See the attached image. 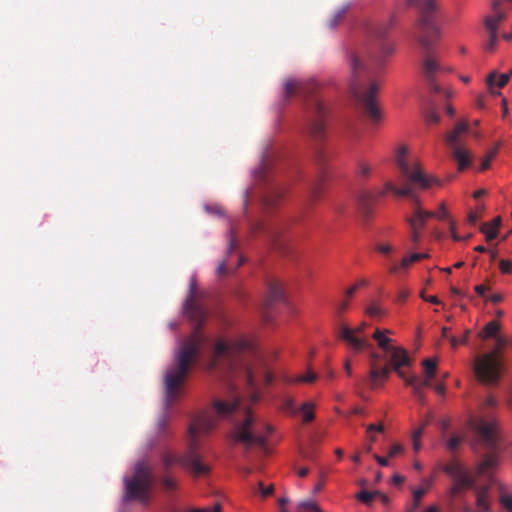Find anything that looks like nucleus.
<instances>
[{
  "instance_id": "nucleus-25",
  "label": "nucleus",
  "mask_w": 512,
  "mask_h": 512,
  "mask_svg": "<svg viewBox=\"0 0 512 512\" xmlns=\"http://www.w3.org/2000/svg\"><path fill=\"white\" fill-rule=\"evenodd\" d=\"M396 49V44L389 40H382L379 44L378 55L375 56L377 63H382L387 57L391 56Z\"/></svg>"
},
{
  "instance_id": "nucleus-55",
  "label": "nucleus",
  "mask_w": 512,
  "mask_h": 512,
  "mask_svg": "<svg viewBox=\"0 0 512 512\" xmlns=\"http://www.w3.org/2000/svg\"><path fill=\"white\" fill-rule=\"evenodd\" d=\"M345 12L346 9L343 8L334 15L333 19L331 20V27H335L338 24L339 20L341 19Z\"/></svg>"
},
{
  "instance_id": "nucleus-5",
  "label": "nucleus",
  "mask_w": 512,
  "mask_h": 512,
  "mask_svg": "<svg viewBox=\"0 0 512 512\" xmlns=\"http://www.w3.org/2000/svg\"><path fill=\"white\" fill-rule=\"evenodd\" d=\"M349 63L351 69L350 91L370 121L378 123L382 118V111L375 100V96L380 89V85L375 81L368 85L362 82V76L366 74L367 68L364 59L358 54H352Z\"/></svg>"
},
{
  "instance_id": "nucleus-36",
  "label": "nucleus",
  "mask_w": 512,
  "mask_h": 512,
  "mask_svg": "<svg viewBox=\"0 0 512 512\" xmlns=\"http://www.w3.org/2000/svg\"><path fill=\"white\" fill-rule=\"evenodd\" d=\"M488 32V39L484 44V50L487 52H493L496 48L497 41H498V32L494 31L491 27V30H487Z\"/></svg>"
},
{
  "instance_id": "nucleus-59",
  "label": "nucleus",
  "mask_w": 512,
  "mask_h": 512,
  "mask_svg": "<svg viewBox=\"0 0 512 512\" xmlns=\"http://www.w3.org/2000/svg\"><path fill=\"white\" fill-rule=\"evenodd\" d=\"M489 290V287L483 285V284H480V285H476L475 286V292L479 295V296H484L485 293Z\"/></svg>"
},
{
  "instance_id": "nucleus-22",
  "label": "nucleus",
  "mask_w": 512,
  "mask_h": 512,
  "mask_svg": "<svg viewBox=\"0 0 512 512\" xmlns=\"http://www.w3.org/2000/svg\"><path fill=\"white\" fill-rule=\"evenodd\" d=\"M433 479L432 478H423L421 481V485L418 488L413 489L412 491V502L411 505L419 508L422 497L429 491L432 486Z\"/></svg>"
},
{
  "instance_id": "nucleus-3",
  "label": "nucleus",
  "mask_w": 512,
  "mask_h": 512,
  "mask_svg": "<svg viewBox=\"0 0 512 512\" xmlns=\"http://www.w3.org/2000/svg\"><path fill=\"white\" fill-rule=\"evenodd\" d=\"M408 149L406 146H399L396 150L395 161L401 175L407 179L408 183L402 187L395 186L391 181L384 184V188L379 190L376 195H372L371 199L378 196L382 197L386 193L391 192L396 196L413 197L416 204L419 203L418 197L413 195L412 185L415 184L421 189H428L432 185H441L442 182L439 178L425 174L420 167L417 159H409L407 157Z\"/></svg>"
},
{
  "instance_id": "nucleus-62",
  "label": "nucleus",
  "mask_w": 512,
  "mask_h": 512,
  "mask_svg": "<svg viewBox=\"0 0 512 512\" xmlns=\"http://www.w3.org/2000/svg\"><path fill=\"white\" fill-rule=\"evenodd\" d=\"M374 459L378 462L381 466H387L388 465V459L385 457H381L377 454L374 455Z\"/></svg>"
},
{
  "instance_id": "nucleus-43",
  "label": "nucleus",
  "mask_w": 512,
  "mask_h": 512,
  "mask_svg": "<svg viewBox=\"0 0 512 512\" xmlns=\"http://www.w3.org/2000/svg\"><path fill=\"white\" fill-rule=\"evenodd\" d=\"M499 502L508 512H512V494L502 492Z\"/></svg>"
},
{
  "instance_id": "nucleus-42",
  "label": "nucleus",
  "mask_w": 512,
  "mask_h": 512,
  "mask_svg": "<svg viewBox=\"0 0 512 512\" xmlns=\"http://www.w3.org/2000/svg\"><path fill=\"white\" fill-rule=\"evenodd\" d=\"M376 496L375 492L372 493V492H369V491H366V490H362L360 491L359 493H357L356 495V498L366 504V505H370L372 499Z\"/></svg>"
},
{
  "instance_id": "nucleus-39",
  "label": "nucleus",
  "mask_w": 512,
  "mask_h": 512,
  "mask_svg": "<svg viewBox=\"0 0 512 512\" xmlns=\"http://www.w3.org/2000/svg\"><path fill=\"white\" fill-rule=\"evenodd\" d=\"M298 507L305 512H319L321 509L313 500H306L299 503Z\"/></svg>"
},
{
  "instance_id": "nucleus-15",
  "label": "nucleus",
  "mask_w": 512,
  "mask_h": 512,
  "mask_svg": "<svg viewBox=\"0 0 512 512\" xmlns=\"http://www.w3.org/2000/svg\"><path fill=\"white\" fill-rule=\"evenodd\" d=\"M327 109L320 99H315L312 104V115L309 123V132L315 141L323 140L326 130Z\"/></svg>"
},
{
  "instance_id": "nucleus-38",
  "label": "nucleus",
  "mask_w": 512,
  "mask_h": 512,
  "mask_svg": "<svg viewBox=\"0 0 512 512\" xmlns=\"http://www.w3.org/2000/svg\"><path fill=\"white\" fill-rule=\"evenodd\" d=\"M317 377L318 376L316 373H314L313 371H308L307 373H305L303 375L289 379V382L290 383H300V382L312 383L317 379Z\"/></svg>"
},
{
  "instance_id": "nucleus-48",
  "label": "nucleus",
  "mask_w": 512,
  "mask_h": 512,
  "mask_svg": "<svg viewBox=\"0 0 512 512\" xmlns=\"http://www.w3.org/2000/svg\"><path fill=\"white\" fill-rule=\"evenodd\" d=\"M426 120H427V122H429V123H434V124H436V123H438V122H439V120H440V116H439V114L437 113V111H435V110H431V111H429V112L427 113V115H426Z\"/></svg>"
},
{
  "instance_id": "nucleus-21",
  "label": "nucleus",
  "mask_w": 512,
  "mask_h": 512,
  "mask_svg": "<svg viewBox=\"0 0 512 512\" xmlns=\"http://www.w3.org/2000/svg\"><path fill=\"white\" fill-rule=\"evenodd\" d=\"M476 505L480 512H488L490 509L489 486L476 489Z\"/></svg>"
},
{
  "instance_id": "nucleus-9",
  "label": "nucleus",
  "mask_w": 512,
  "mask_h": 512,
  "mask_svg": "<svg viewBox=\"0 0 512 512\" xmlns=\"http://www.w3.org/2000/svg\"><path fill=\"white\" fill-rule=\"evenodd\" d=\"M154 477L150 467L143 461L137 462L132 477L124 478L125 502L137 500L147 505L150 500L149 491L153 485Z\"/></svg>"
},
{
  "instance_id": "nucleus-28",
  "label": "nucleus",
  "mask_w": 512,
  "mask_h": 512,
  "mask_svg": "<svg viewBox=\"0 0 512 512\" xmlns=\"http://www.w3.org/2000/svg\"><path fill=\"white\" fill-rule=\"evenodd\" d=\"M404 381H405L406 385H408L412 388V392H413V395L415 396V398L419 402L424 403L425 396H424V392L422 389V385L420 384V379L417 376L413 375V376L406 378Z\"/></svg>"
},
{
  "instance_id": "nucleus-23",
  "label": "nucleus",
  "mask_w": 512,
  "mask_h": 512,
  "mask_svg": "<svg viewBox=\"0 0 512 512\" xmlns=\"http://www.w3.org/2000/svg\"><path fill=\"white\" fill-rule=\"evenodd\" d=\"M510 77L507 73L498 75L496 71L491 72L486 78V85L488 89L493 93L494 86L503 88L509 81Z\"/></svg>"
},
{
  "instance_id": "nucleus-44",
  "label": "nucleus",
  "mask_w": 512,
  "mask_h": 512,
  "mask_svg": "<svg viewBox=\"0 0 512 512\" xmlns=\"http://www.w3.org/2000/svg\"><path fill=\"white\" fill-rule=\"evenodd\" d=\"M357 172L362 177H368L372 172V167L366 162H359Z\"/></svg>"
},
{
  "instance_id": "nucleus-53",
  "label": "nucleus",
  "mask_w": 512,
  "mask_h": 512,
  "mask_svg": "<svg viewBox=\"0 0 512 512\" xmlns=\"http://www.w3.org/2000/svg\"><path fill=\"white\" fill-rule=\"evenodd\" d=\"M402 451H403V447H402V445H401V444L396 443V444H394V445L390 448L388 455H389V457H394V456H396L397 454L401 453Z\"/></svg>"
},
{
  "instance_id": "nucleus-2",
  "label": "nucleus",
  "mask_w": 512,
  "mask_h": 512,
  "mask_svg": "<svg viewBox=\"0 0 512 512\" xmlns=\"http://www.w3.org/2000/svg\"><path fill=\"white\" fill-rule=\"evenodd\" d=\"M204 342L205 337L195 329L179 344L174 357L175 363L167 369L164 376V403L167 408L180 399L189 366L200 355Z\"/></svg>"
},
{
  "instance_id": "nucleus-19",
  "label": "nucleus",
  "mask_w": 512,
  "mask_h": 512,
  "mask_svg": "<svg viewBox=\"0 0 512 512\" xmlns=\"http://www.w3.org/2000/svg\"><path fill=\"white\" fill-rule=\"evenodd\" d=\"M390 373V369L388 366L376 367L374 363H371V368L369 372V384L370 387L375 389L384 384L387 380Z\"/></svg>"
},
{
  "instance_id": "nucleus-18",
  "label": "nucleus",
  "mask_w": 512,
  "mask_h": 512,
  "mask_svg": "<svg viewBox=\"0 0 512 512\" xmlns=\"http://www.w3.org/2000/svg\"><path fill=\"white\" fill-rule=\"evenodd\" d=\"M389 352L391 353L390 363L393 366V369L400 378L405 380L407 377L401 368L410 364V358L406 350L401 347H394Z\"/></svg>"
},
{
  "instance_id": "nucleus-16",
  "label": "nucleus",
  "mask_w": 512,
  "mask_h": 512,
  "mask_svg": "<svg viewBox=\"0 0 512 512\" xmlns=\"http://www.w3.org/2000/svg\"><path fill=\"white\" fill-rule=\"evenodd\" d=\"M196 294V279L192 277L189 284V296L184 304L186 316L194 322L202 323L206 318V310L194 300Z\"/></svg>"
},
{
  "instance_id": "nucleus-49",
  "label": "nucleus",
  "mask_w": 512,
  "mask_h": 512,
  "mask_svg": "<svg viewBox=\"0 0 512 512\" xmlns=\"http://www.w3.org/2000/svg\"><path fill=\"white\" fill-rule=\"evenodd\" d=\"M258 485L263 497L271 495L274 491V486L272 484L267 487H264L263 483L259 482Z\"/></svg>"
},
{
  "instance_id": "nucleus-61",
  "label": "nucleus",
  "mask_w": 512,
  "mask_h": 512,
  "mask_svg": "<svg viewBox=\"0 0 512 512\" xmlns=\"http://www.w3.org/2000/svg\"><path fill=\"white\" fill-rule=\"evenodd\" d=\"M456 227H455V223L453 221L450 222V231H451V236L452 238L455 240V241H460L461 238L457 235L456 231H455Z\"/></svg>"
},
{
  "instance_id": "nucleus-64",
  "label": "nucleus",
  "mask_w": 512,
  "mask_h": 512,
  "mask_svg": "<svg viewBox=\"0 0 512 512\" xmlns=\"http://www.w3.org/2000/svg\"><path fill=\"white\" fill-rule=\"evenodd\" d=\"M226 273V261H223L219 264L218 268H217V274L219 276H222Z\"/></svg>"
},
{
  "instance_id": "nucleus-13",
  "label": "nucleus",
  "mask_w": 512,
  "mask_h": 512,
  "mask_svg": "<svg viewBox=\"0 0 512 512\" xmlns=\"http://www.w3.org/2000/svg\"><path fill=\"white\" fill-rule=\"evenodd\" d=\"M366 327V322H362L354 328L342 323L338 328V338L345 342L355 352L370 349L372 344L364 332Z\"/></svg>"
},
{
  "instance_id": "nucleus-17",
  "label": "nucleus",
  "mask_w": 512,
  "mask_h": 512,
  "mask_svg": "<svg viewBox=\"0 0 512 512\" xmlns=\"http://www.w3.org/2000/svg\"><path fill=\"white\" fill-rule=\"evenodd\" d=\"M508 8L502 6V0H493L491 3V14L484 18V26L486 30L498 32V27L501 22L506 19Z\"/></svg>"
},
{
  "instance_id": "nucleus-47",
  "label": "nucleus",
  "mask_w": 512,
  "mask_h": 512,
  "mask_svg": "<svg viewBox=\"0 0 512 512\" xmlns=\"http://www.w3.org/2000/svg\"><path fill=\"white\" fill-rule=\"evenodd\" d=\"M499 267L502 273H510L512 271V262L510 260L502 259Z\"/></svg>"
},
{
  "instance_id": "nucleus-10",
  "label": "nucleus",
  "mask_w": 512,
  "mask_h": 512,
  "mask_svg": "<svg viewBox=\"0 0 512 512\" xmlns=\"http://www.w3.org/2000/svg\"><path fill=\"white\" fill-rule=\"evenodd\" d=\"M506 345V340L496 337V347L493 351L478 357L475 361V373L486 384H494L501 375L499 350Z\"/></svg>"
},
{
  "instance_id": "nucleus-34",
  "label": "nucleus",
  "mask_w": 512,
  "mask_h": 512,
  "mask_svg": "<svg viewBox=\"0 0 512 512\" xmlns=\"http://www.w3.org/2000/svg\"><path fill=\"white\" fill-rule=\"evenodd\" d=\"M425 376L433 378L437 370V361L435 359L427 358L422 361Z\"/></svg>"
},
{
  "instance_id": "nucleus-7",
  "label": "nucleus",
  "mask_w": 512,
  "mask_h": 512,
  "mask_svg": "<svg viewBox=\"0 0 512 512\" xmlns=\"http://www.w3.org/2000/svg\"><path fill=\"white\" fill-rule=\"evenodd\" d=\"M408 6H415L419 12V18L416 23L417 28V40L419 44L427 52L431 48L434 41L439 39L441 32L438 26L435 24V15L439 9V3L437 0H414V3Z\"/></svg>"
},
{
  "instance_id": "nucleus-6",
  "label": "nucleus",
  "mask_w": 512,
  "mask_h": 512,
  "mask_svg": "<svg viewBox=\"0 0 512 512\" xmlns=\"http://www.w3.org/2000/svg\"><path fill=\"white\" fill-rule=\"evenodd\" d=\"M250 346V341L243 336L228 341H217L213 351L211 368L218 367L222 361L225 362V365L231 372H236L239 368L247 385L250 388H254L253 373L239 356L242 351L248 350Z\"/></svg>"
},
{
  "instance_id": "nucleus-4",
  "label": "nucleus",
  "mask_w": 512,
  "mask_h": 512,
  "mask_svg": "<svg viewBox=\"0 0 512 512\" xmlns=\"http://www.w3.org/2000/svg\"><path fill=\"white\" fill-rule=\"evenodd\" d=\"M408 149L406 146H399L396 150L395 161L401 175L407 179L408 183L402 187L395 186L391 181L384 184V188L379 190L376 195H372L371 199L378 196L382 197L386 193L391 192L396 196L413 197L416 204L419 203L418 197L413 195L412 185L415 184L421 189H428L432 185H441L442 182L439 178L425 174L420 167L417 159H409L407 157Z\"/></svg>"
},
{
  "instance_id": "nucleus-56",
  "label": "nucleus",
  "mask_w": 512,
  "mask_h": 512,
  "mask_svg": "<svg viewBox=\"0 0 512 512\" xmlns=\"http://www.w3.org/2000/svg\"><path fill=\"white\" fill-rule=\"evenodd\" d=\"M373 431H377V432H383L384 431V426L383 424H369L367 426V432L370 433V432H373Z\"/></svg>"
},
{
  "instance_id": "nucleus-57",
  "label": "nucleus",
  "mask_w": 512,
  "mask_h": 512,
  "mask_svg": "<svg viewBox=\"0 0 512 512\" xmlns=\"http://www.w3.org/2000/svg\"><path fill=\"white\" fill-rule=\"evenodd\" d=\"M376 249L383 254H389L392 251V246L389 244H378Z\"/></svg>"
},
{
  "instance_id": "nucleus-24",
  "label": "nucleus",
  "mask_w": 512,
  "mask_h": 512,
  "mask_svg": "<svg viewBox=\"0 0 512 512\" xmlns=\"http://www.w3.org/2000/svg\"><path fill=\"white\" fill-rule=\"evenodd\" d=\"M389 333H391L390 330H380L377 328L372 335L379 348L385 352H389L394 348V346L391 345L392 340L386 336V334Z\"/></svg>"
},
{
  "instance_id": "nucleus-50",
  "label": "nucleus",
  "mask_w": 512,
  "mask_h": 512,
  "mask_svg": "<svg viewBox=\"0 0 512 512\" xmlns=\"http://www.w3.org/2000/svg\"><path fill=\"white\" fill-rule=\"evenodd\" d=\"M189 511L190 512H221V506H220V504H215L213 507L191 509Z\"/></svg>"
},
{
  "instance_id": "nucleus-29",
  "label": "nucleus",
  "mask_w": 512,
  "mask_h": 512,
  "mask_svg": "<svg viewBox=\"0 0 512 512\" xmlns=\"http://www.w3.org/2000/svg\"><path fill=\"white\" fill-rule=\"evenodd\" d=\"M424 73L429 80H432L434 74L440 69L437 59L431 54H427L423 61Z\"/></svg>"
},
{
  "instance_id": "nucleus-11",
  "label": "nucleus",
  "mask_w": 512,
  "mask_h": 512,
  "mask_svg": "<svg viewBox=\"0 0 512 512\" xmlns=\"http://www.w3.org/2000/svg\"><path fill=\"white\" fill-rule=\"evenodd\" d=\"M497 401L494 397L488 396L482 407V415L470 420L471 428L477 433L482 443L487 448H494L497 442V421L489 414H486L487 407H495Z\"/></svg>"
},
{
  "instance_id": "nucleus-58",
  "label": "nucleus",
  "mask_w": 512,
  "mask_h": 512,
  "mask_svg": "<svg viewBox=\"0 0 512 512\" xmlns=\"http://www.w3.org/2000/svg\"><path fill=\"white\" fill-rule=\"evenodd\" d=\"M479 219V215H478V212L477 211H471L469 214H468V222L472 225H475L476 222L478 221Z\"/></svg>"
},
{
  "instance_id": "nucleus-40",
  "label": "nucleus",
  "mask_w": 512,
  "mask_h": 512,
  "mask_svg": "<svg viewBox=\"0 0 512 512\" xmlns=\"http://www.w3.org/2000/svg\"><path fill=\"white\" fill-rule=\"evenodd\" d=\"M366 313L370 317H381L382 315H384V311L381 308V306L374 302L367 306Z\"/></svg>"
},
{
  "instance_id": "nucleus-63",
  "label": "nucleus",
  "mask_w": 512,
  "mask_h": 512,
  "mask_svg": "<svg viewBox=\"0 0 512 512\" xmlns=\"http://www.w3.org/2000/svg\"><path fill=\"white\" fill-rule=\"evenodd\" d=\"M435 392L439 395H444L446 391V387L443 383H439L435 386Z\"/></svg>"
},
{
  "instance_id": "nucleus-45",
  "label": "nucleus",
  "mask_w": 512,
  "mask_h": 512,
  "mask_svg": "<svg viewBox=\"0 0 512 512\" xmlns=\"http://www.w3.org/2000/svg\"><path fill=\"white\" fill-rule=\"evenodd\" d=\"M496 152H497V149H493L482 159L481 167H480L481 170H486L489 168L490 162L495 157Z\"/></svg>"
},
{
  "instance_id": "nucleus-32",
  "label": "nucleus",
  "mask_w": 512,
  "mask_h": 512,
  "mask_svg": "<svg viewBox=\"0 0 512 512\" xmlns=\"http://www.w3.org/2000/svg\"><path fill=\"white\" fill-rule=\"evenodd\" d=\"M305 90L304 84L300 81L289 79L285 82L284 91L286 97L293 95L296 92Z\"/></svg>"
},
{
  "instance_id": "nucleus-1",
  "label": "nucleus",
  "mask_w": 512,
  "mask_h": 512,
  "mask_svg": "<svg viewBox=\"0 0 512 512\" xmlns=\"http://www.w3.org/2000/svg\"><path fill=\"white\" fill-rule=\"evenodd\" d=\"M238 399L232 401L215 400L211 409L204 410L195 415L188 427V450L178 457L171 452L162 455V462L166 469L174 464H179L194 476H202L208 473L209 467L202 462L197 453L200 441L209 435L220 420L228 418L238 407Z\"/></svg>"
},
{
  "instance_id": "nucleus-51",
  "label": "nucleus",
  "mask_w": 512,
  "mask_h": 512,
  "mask_svg": "<svg viewBox=\"0 0 512 512\" xmlns=\"http://www.w3.org/2000/svg\"><path fill=\"white\" fill-rule=\"evenodd\" d=\"M417 209H418V216H419L422 220H425V222H426L429 218H431V217H435V213H433V212L422 210L420 207H417Z\"/></svg>"
},
{
  "instance_id": "nucleus-37",
  "label": "nucleus",
  "mask_w": 512,
  "mask_h": 512,
  "mask_svg": "<svg viewBox=\"0 0 512 512\" xmlns=\"http://www.w3.org/2000/svg\"><path fill=\"white\" fill-rule=\"evenodd\" d=\"M281 409L293 416L298 414V407L296 406L294 399L291 397H285L283 399Z\"/></svg>"
},
{
  "instance_id": "nucleus-46",
  "label": "nucleus",
  "mask_w": 512,
  "mask_h": 512,
  "mask_svg": "<svg viewBox=\"0 0 512 512\" xmlns=\"http://www.w3.org/2000/svg\"><path fill=\"white\" fill-rule=\"evenodd\" d=\"M462 441V437L458 436V435H454L452 436L448 442H447V447L449 450L451 451H454L455 449H457V447L459 446V444L461 443Z\"/></svg>"
},
{
  "instance_id": "nucleus-27",
  "label": "nucleus",
  "mask_w": 512,
  "mask_h": 512,
  "mask_svg": "<svg viewBox=\"0 0 512 512\" xmlns=\"http://www.w3.org/2000/svg\"><path fill=\"white\" fill-rule=\"evenodd\" d=\"M498 459L494 453L487 454L483 461L477 467L479 476H486L491 469L497 465Z\"/></svg>"
},
{
  "instance_id": "nucleus-14",
  "label": "nucleus",
  "mask_w": 512,
  "mask_h": 512,
  "mask_svg": "<svg viewBox=\"0 0 512 512\" xmlns=\"http://www.w3.org/2000/svg\"><path fill=\"white\" fill-rule=\"evenodd\" d=\"M468 132V125L465 121H460L456 124L452 132L446 136V142L452 149V155L458 162V169L461 171L465 169L470 163V156L466 149L460 144L462 135Z\"/></svg>"
},
{
  "instance_id": "nucleus-52",
  "label": "nucleus",
  "mask_w": 512,
  "mask_h": 512,
  "mask_svg": "<svg viewBox=\"0 0 512 512\" xmlns=\"http://www.w3.org/2000/svg\"><path fill=\"white\" fill-rule=\"evenodd\" d=\"M163 485L167 490H172L175 488L176 483L171 477L165 476L163 478Z\"/></svg>"
},
{
  "instance_id": "nucleus-35",
  "label": "nucleus",
  "mask_w": 512,
  "mask_h": 512,
  "mask_svg": "<svg viewBox=\"0 0 512 512\" xmlns=\"http://www.w3.org/2000/svg\"><path fill=\"white\" fill-rule=\"evenodd\" d=\"M397 19L396 13H392L388 22L377 27L375 33L378 37H384L385 34L395 25Z\"/></svg>"
},
{
  "instance_id": "nucleus-54",
  "label": "nucleus",
  "mask_w": 512,
  "mask_h": 512,
  "mask_svg": "<svg viewBox=\"0 0 512 512\" xmlns=\"http://www.w3.org/2000/svg\"><path fill=\"white\" fill-rule=\"evenodd\" d=\"M435 217H437L438 219H441V220L446 219L448 217L446 207L443 203L440 205L439 211L437 213H435Z\"/></svg>"
},
{
  "instance_id": "nucleus-31",
  "label": "nucleus",
  "mask_w": 512,
  "mask_h": 512,
  "mask_svg": "<svg viewBox=\"0 0 512 512\" xmlns=\"http://www.w3.org/2000/svg\"><path fill=\"white\" fill-rule=\"evenodd\" d=\"M315 404L313 402H305L298 407V413L302 414L304 422H310L314 419Z\"/></svg>"
},
{
  "instance_id": "nucleus-20",
  "label": "nucleus",
  "mask_w": 512,
  "mask_h": 512,
  "mask_svg": "<svg viewBox=\"0 0 512 512\" xmlns=\"http://www.w3.org/2000/svg\"><path fill=\"white\" fill-rule=\"evenodd\" d=\"M285 299V296H284V290H283V287H282V284L279 283L278 281H270L268 283V288H267V295H266V304L267 305H273L277 302H281V301H284Z\"/></svg>"
},
{
  "instance_id": "nucleus-8",
  "label": "nucleus",
  "mask_w": 512,
  "mask_h": 512,
  "mask_svg": "<svg viewBox=\"0 0 512 512\" xmlns=\"http://www.w3.org/2000/svg\"><path fill=\"white\" fill-rule=\"evenodd\" d=\"M271 432L272 426L269 423L257 421L251 410L245 409L242 419L235 423L232 437L246 446H263Z\"/></svg>"
},
{
  "instance_id": "nucleus-60",
  "label": "nucleus",
  "mask_w": 512,
  "mask_h": 512,
  "mask_svg": "<svg viewBox=\"0 0 512 512\" xmlns=\"http://www.w3.org/2000/svg\"><path fill=\"white\" fill-rule=\"evenodd\" d=\"M348 306H349L348 299L341 300L337 307L338 313L344 312L348 308Z\"/></svg>"
},
{
  "instance_id": "nucleus-30",
  "label": "nucleus",
  "mask_w": 512,
  "mask_h": 512,
  "mask_svg": "<svg viewBox=\"0 0 512 512\" xmlns=\"http://www.w3.org/2000/svg\"><path fill=\"white\" fill-rule=\"evenodd\" d=\"M500 223V217H496L491 222L482 225L481 231L485 234L487 241H491L497 236Z\"/></svg>"
},
{
  "instance_id": "nucleus-12",
  "label": "nucleus",
  "mask_w": 512,
  "mask_h": 512,
  "mask_svg": "<svg viewBox=\"0 0 512 512\" xmlns=\"http://www.w3.org/2000/svg\"><path fill=\"white\" fill-rule=\"evenodd\" d=\"M443 471L453 479V485L450 488L451 496H456L475 485L476 480L473 474L457 461L447 463Z\"/></svg>"
},
{
  "instance_id": "nucleus-33",
  "label": "nucleus",
  "mask_w": 512,
  "mask_h": 512,
  "mask_svg": "<svg viewBox=\"0 0 512 512\" xmlns=\"http://www.w3.org/2000/svg\"><path fill=\"white\" fill-rule=\"evenodd\" d=\"M499 328V324L496 321H490L485 325L479 336L483 339L496 338Z\"/></svg>"
},
{
  "instance_id": "nucleus-26",
  "label": "nucleus",
  "mask_w": 512,
  "mask_h": 512,
  "mask_svg": "<svg viewBox=\"0 0 512 512\" xmlns=\"http://www.w3.org/2000/svg\"><path fill=\"white\" fill-rule=\"evenodd\" d=\"M427 257H428V254H426V253H412L409 256L402 258L399 266L394 265V266L390 267V272L396 273L399 270V268L407 269L411 264L418 262L422 259H425Z\"/></svg>"
},
{
  "instance_id": "nucleus-41",
  "label": "nucleus",
  "mask_w": 512,
  "mask_h": 512,
  "mask_svg": "<svg viewBox=\"0 0 512 512\" xmlns=\"http://www.w3.org/2000/svg\"><path fill=\"white\" fill-rule=\"evenodd\" d=\"M412 230L420 229L425 225V220L418 216V209H415L414 215L408 220Z\"/></svg>"
}]
</instances>
